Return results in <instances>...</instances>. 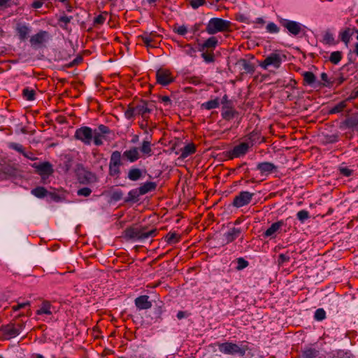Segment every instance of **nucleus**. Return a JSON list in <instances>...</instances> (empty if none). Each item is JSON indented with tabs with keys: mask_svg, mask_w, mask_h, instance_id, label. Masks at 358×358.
Segmentation results:
<instances>
[{
	"mask_svg": "<svg viewBox=\"0 0 358 358\" xmlns=\"http://www.w3.org/2000/svg\"><path fill=\"white\" fill-rule=\"evenodd\" d=\"M217 346L220 352L225 355H238L243 357L249 350L247 342L243 341L238 345L231 342L217 343Z\"/></svg>",
	"mask_w": 358,
	"mask_h": 358,
	"instance_id": "1",
	"label": "nucleus"
},
{
	"mask_svg": "<svg viewBox=\"0 0 358 358\" xmlns=\"http://www.w3.org/2000/svg\"><path fill=\"white\" fill-rule=\"evenodd\" d=\"M232 23L230 21L219 17L211 18L206 27L208 34L213 35L218 32H226L231 31Z\"/></svg>",
	"mask_w": 358,
	"mask_h": 358,
	"instance_id": "2",
	"label": "nucleus"
},
{
	"mask_svg": "<svg viewBox=\"0 0 358 358\" xmlns=\"http://www.w3.org/2000/svg\"><path fill=\"white\" fill-rule=\"evenodd\" d=\"M24 327L23 324L10 323L1 327L0 334L3 339L9 340L18 336Z\"/></svg>",
	"mask_w": 358,
	"mask_h": 358,
	"instance_id": "3",
	"label": "nucleus"
},
{
	"mask_svg": "<svg viewBox=\"0 0 358 358\" xmlns=\"http://www.w3.org/2000/svg\"><path fill=\"white\" fill-rule=\"evenodd\" d=\"M282 57L285 58V56L278 51H274L262 61L259 66L264 69H267L270 66L279 69L282 64Z\"/></svg>",
	"mask_w": 358,
	"mask_h": 358,
	"instance_id": "4",
	"label": "nucleus"
},
{
	"mask_svg": "<svg viewBox=\"0 0 358 358\" xmlns=\"http://www.w3.org/2000/svg\"><path fill=\"white\" fill-rule=\"evenodd\" d=\"M93 142L96 146L103 144V140H108V136L112 134L110 129L105 124H99L97 129L93 130Z\"/></svg>",
	"mask_w": 358,
	"mask_h": 358,
	"instance_id": "5",
	"label": "nucleus"
},
{
	"mask_svg": "<svg viewBox=\"0 0 358 358\" xmlns=\"http://www.w3.org/2000/svg\"><path fill=\"white\" fill-rule=\"evenodd\" d=\"M155 105L152 102L141 100L136 106V115H141L143 121H149L150 114L153 111Z\"/></svg>",
	"mask_w": 358,
	"mask_h": 358,
	"instance_id": "6",
	"label": "nucleus"
},
{
	"mask_svg": "<svg viewBox=\"0 0 358 358\" xmlns=\"http://www.w3.org/2000/svg\"><path fill=\"white\" fill-rule=\"evenodd\" d=\"M93 134L92 128L87 126H83L76 130L74 138L85 145H90L93 141Z\"/></svg>",
	"mask_w": 358,
	"mask_h": 358,
	"instance_id": "7",
	"label": "nucleus"
},
{
	"mask_svg": "<svg viewBox=\"0 0 358 358\" xmlns=\"http://www.w3.org/2000/svg\"><path fill=\"white\" fill-rule=\"evenodd\" d=\"M255 194L248 191H242L237 194L233 200V206L236 208H241L249 204Z\"/></svg>",
	"mask_w": 358,
	"mask_h": 358,
	"instance_id": "8",
	"label": "nucleus"
},
{
	"mask_svg": "<svg viewBox=\"0 0 358 358\" xmlns=\"http://www.w3.org/2000/svg\"><path fill=\"white\" fill-rule=\"evenodd\" d=\"M250 148H251V144L242 142L228 152V157L230 159L243 157L248 152Z\"/></svg>",
	"mask_w": 358,
	"mask_h": 358,
	"instance_id": "9",
	"label": "nucleus"
},
{
	"mask_svg": "<svg viewBox=\"0 0 358 358\" xmlns=\"http://www.w3.org/2000/svg\"><path fill=\"white\" fill-rule=\"evenodd\" d=\"M156 79L157 83L164 86L171 84L174 80L171 72L166 69H159L157 70L156 72Z\"/></svg>",
	"mask_w": 358,
	"mask_h": 358,
	"instance_id": "10",
	"label": "nucleus"
},
{
	"mask_svg": "<svg viewBox=\"0 0 358 358\" xmlns=\"http://www.w3.org/2000/svg\"><path fill=\"white\" fill-rule=\"evenodd\" d=\"M280 23L282 27L287 29L292 35L297 36L302 31V25L299 22L287 19H281Z\"/></svg>",
	"mask_w": 358,
	"mask_h": 358,
	"instance_id": "11",
	"label": "nucleus"
},
{
	"mask_svg": "<svg viewBox=\"0 0 358 358\" xmlns=\"http://www.w3.org/2000/svg\"><path fill=\"white\" fill-rule=\"evenodd\" d=\"M48 37V32L46 31H40L36 34L33 35L29 40L31 45L34 48H37L38 47H41L43 45V43H45L47 41V38Z\"/></svg>",
	"mask_w": 358,
	"mask_h": 358,
	"instance_id": "12",
	"label": "nucleus"
},
{
	"mask_svg": "<svg viewBox=\"0 0 358 358\" xmlns=\"http://www.w3.org/2000/svg\"><path fill=\"white\" fill-rule=\"evenodd\" d=\"M158 37V35L156 33L145 32L143 34L138 36V38L142 41V42L145 44L148 49L150 48H155L157 47V43L156 41V38Z\"/></svg>",
	"mask_w": 358,
	"mask_h": 358,
	"instance_id": "13",
	"label": "nucleus"
},
{
	"mask_svg": "<svg viewBox=\"0 0 358 358\" xmlns=\"http://www.w3.org/2000/svg\"><path fill=\"white\" fill-rule=\"evenodd\" d=\"M33 166L36 169V172L42 177H48L52 175L54 171L52 164L48 162L39 164H34Z\"/></svg>",
	"mask_w": 358,
	"mask_h": 358,
	"instance_id": "14",
	"label": "nucleus"
},
{
	"mask_svg": "<svg viewBox=\"0 0 358 358\" xmlns=\"http://www.w3.org/2000/svg\"><path fill=\"white\" fill-rule=\"evenodd\" d=\"M257 169L260 171L262 175L268 176L273 172H275L278 169V167L271 162H264L259 163L257 165Z\"/></svg>",
	"mask_w": 358,
	"mask_h": 358,
	"instance_id": "15",
	"label": "nucleus"
},
{
	"mask_svg": "<svg viewBox=\"0 0 358 358\" xmlns=\"http://www.w3.org/2000/svg\"><path fill=\"white\" fill-rule=\"evenodd\" d=\"M157 234V229H152L148 231L145 227L136 229V240H145L149 237H155Z\"/></svg>",
	"mask_w": 358,
	"mask_h": 358,
	"instance_id": "16",
	"label": "nucleus"
},
{
	"mask_svg": "<svg viewBox=\"0 0 358 358\" xmlns=\"http://www.w3.org/2000/svg\"><path fill=\"white\" fill-rule=\"evenodd\" d=\"M122 157L129 162H135L140 159L141 155L137 147H131L130 149L125 150Z\"/></svg>",
	"mask_w": 358,
	"mask_h": 358,
	"instance_id": "17",
	"label": "nucleus"
},
{
	"mask_svg": "<svg viewBox=\"0 0 358 358\" xmlns=\"http://www.w3.org/2000/svg\"><path fill=\"white\" fill-rule=\"evenodd\" d=\"M136 308L139 310H147L152 307V302L149 301L148 295H141L134 301Z\"/></svg>",
	"mask_w": 358,
	"mask_h": 358,
	"instance_id": "18",
	"label": "nucleus"
},
{
	"mask_svg": "<svg viewBox=\"0 0 358 358\" xmlns=\"http://www.w3.org/2000/svg\"><path fill=\"white\" fill-rule=\"evenodd\" d=\"M15 31L20 41H25L30 33V28L25 24L17 23L15 27Z\"/></svg>",
	"mask_w": 358,
	"mask_h": 358,
	"instance_id": "19",
	"label": "nucleus"
},
{
	"mask_svg": "<svg viewBox=\"0 0 358 358\" xmlns=\"http://www.w3.org/2000/svg\"><path fill=\"white\" fill-rule=\"evenodd\" d=\"M285 224L283 220L273 223L263 234L264 238L274 237V234Z\"/></svg>",
	"mask_w": 358,
	"mask_h": 358,
	"instance_id": "20",
	"label": "nucleus"
},
{
	"mask_svg": "<svg viewBox=\"0 0 358 358\" xmlns=\"http://www.w3.org/2000/svg\"><path fill=\"white\" fill-rule=\"evenodd\" d=\"M218 44V40L215 36H211L204 41L202 44L200 50L201 51H213Z\"/></svg>",
	"mask_w": 358,
	"mask_h": 358,
	"instance_id": "21",
	"label": "nucleus"
},
{
	"mask_svg": "<svg viewBox=\"0 0 358 358\" xmlns=\"http://www.w3.org/2000/svg\"><path fill=\"white\" fill-rule=\"evenodd\" d=\"M241 234L240 228L233 227L229 229L227 232L224 234L226 243H229L236 240Z\"/></svg>",
	"mask_w": 358,
	"mask_h": 358,
	"instance_id": "22",
	"label": "nucleus"
},
{
	"mask_svg": "<svg viewBox=\"0 0 358 358\" xmlns=\"http://www.w3.org/2000/svg\"><path fill=\"white\" fill-rule=\"evenodd\" d=\"M320 352L315 348L306 347L301 350L300 358H317Z\"/></svg>",
	"mask_w": 358,
	"mask_h": 358,
	"instance_id": "23",
	"label": "nucleus"
},
{
	"mask_svg": "<svg viewBox=\"0 0 358 358\" xmlns=\"http://www.w3.org/2000/svg\"><path fill=\"white\" fill-rule=\"evenodd\" d=\"M344 124L346 127L358 131V113L352 114L348 117L345 120Z\"/></svg>",
	"mask_w": 358,
	"mask_h": 358,
	"instance_id": "24",
	"label": "nucleus"
},
{
	"mask_svg": "<svg viewBox=\"0 0 358 358\" xmlns=\"http://www.w3.org/2000/svg\"><path fill=\"white\" fill-rule=\"evenodd\" d=\"M237 64L241 66V69L245 73H253L255 71V65L245 59H239Z\"/></svg>",
	"mask_w": 358,
	"mask_h": 358,
	"instance_id": "25",
	"label": "nucleus"
},
{
	"mask_svg": "<svg viewBox=\"0 0 358 358\" xmlns=\"http://www.w3.org/2000/svg\"><path fill=\"white\" fill-rule=\"evenodd\" d=\"M236 111L231 105H224L222 106V116L223 119L230 120L234 117Z\"/></svg>",
	"mask_w": 358,
	"mask_h": 358,
	"instance_id": "26",
	"label": "nucleus"
},
{
	"mask_svg": "<svg viewBox=\"0 0 358 358\" xmlns=\"http://www.w3.org/2000/svg\"><path fill=\"white\" fill-rule=\"evenodd\" d=\"M156 188H157L156 182H151V181L146 182L141 185V186L138 187V189L140 191V192H138V193L141 194V195H144L150 192L155 190Z\"/></svg>",
	"mask_w": 358,
	"mask_h": 358,
	"instance_id": "27",
	"label": "nucleus"
},
{
	"mask_svg": "<svg viewBox=\"0 0 358 358\" xmlns=\"http://www.w3.org/2000/svg\"><path fill=\"white\" fill-rule=\"evenodd\" d=\"M143 176L142 171L136 167L131 168L127 173V178L131 181H137L141 179Z\"/></svg>",
	"mask_w": 358,
	"mask_h": 358,
	"instance_id": "28",
	"label": "nucleus"
},
{
	"mask_svg": "<svg viewBox=\"0 0 358 358\" xmlns=\"http://www.w3.org/2000/svg\"><path fill=\"white\" fill-rule=\"evenodd\" d=\"M180 157L185 159L189 157V155L194 154L196 151V149L194 143H188L187 145L184 146L180 150Z\"/></svg>",
	"mask_w": 358,
	"mask_h": 358,
	"instance_id": "29",
	"label": "nucleus"
},
{
	"mask_svg": "<svg viewBox=\"0 0 358 358\" xmlns=\"http://www.w3.org/2000/svg\"><path fill=\"white\" fill-rule=\"evenodd\" d=\"M52 306L50 304V302L43 301V303L41 304V308L38 310H37L36 314L38 315L43 314L50 315L52 313Z\"/></svg>",
	"mask_w": 358,
	"mask_h": 358,
	"instance_id": "30",
	"label": "nucleus"
},
{
	"mask_svg": "<svg viewBox=\"0 0 358 358\" xmlns=\"http://www.w3.org/2000/svg\"><path fill=\"white\" fill-rule=\"evenodd\" d=\"M109 164L120 166L122 165V155L120 151L115 150L111 153Z\"/></svg>",
	"mask_w": 358,
	"mask_h": 358,
	"instance_id": "31",
	"label": "nucleus"
},
{
	"mask_svg": "<svg viewBox=\"0 0 358 358\" xmlns=\"http://www.w3.org/2000/svg\"><path fill=\"white\" fill-rule=\"evenodd\" d=\"M347 107V100H343L332 106L329 110V114H336L342 112Z\"/></svg>",
	"mask_w": 358,
	"mask_h": 358,
	"instance_id": "32",
	"label": "nucleus"
},
{
	"mask_svg": "<svg viewBox=\"0 0 358 358\" xmlns=\"http://www.w3.org/2000/svg\"><path fill=\"white\" fill-rule=\"evenodd\" d=\"M164 240L169 244H175L180 241V236L176 232H169L165 236Z\"/></svg>",
	"mask_w": 358,
	"mask_h": 358,
	"instance_id": "33",
	"label": "nucleus"
},
{
	"mask_svg": "<svg viewBox=\"0 0 358 358\" xmlns=\"http://www.w3.org/2000/svg\"><path fill=\"white\" fill-rule=\"evenodd\" d=\"M261 136L260 134L257 131H252L246 136V143L248 144H251V147L253 146L254 143L257 142H261L260 141Z\"/></svg>",
	"mask_w": 358,
	"mask_h": 358,
	"instance_id": "34",
	"label": "nucleus"
},
{
	"mask_svg": "<svg viewBox=\"0 0 358 358\" xmlns=\"http://www.w3.org/2000/svg\"><path fill=\"white\" fill-rule=\"evenodd\" d=\"M31 193L38 199H43L48 196V192L44 187H37L31 189Z\"/></svg>",
	"mask_w": 358,
	"mask_h": 358,
	"instance_id": "35",
	"label": "nucleus"
},
{
	"mask_svg": "<svg viewBox=\"0 0 358 358\" xmlns=\"http://www.w3.org/2000/svg\"><path fill=\"white\" fill-rule=\"evenodd\" d=\"M303 83H304V85H313L315 80H316V77L314 75V73L311 71H305L303 73Z\"/></svg>",
	"mask_w": 358,
	"mask_h": 358,
	"instance_id": "36",
	"label": "nucleus"
},
{
	"mask_svg": "<svg viewBox=\"0 0 358 358\" xmlns=\"http://www.w3.org/2000/svg\"><path fill=\"white\" fill-rule=\"evenodd\" d=\"M141 152L147 156H151V143L149 141H143L141 147Z\"/></svg>",
	"mask_w": 358,
	"mask_h": 358,
	"instance_id": "37",
	"label": "nucleus"
},
{
	"mask_svg": "<svg viewBox=\"0 0 358 358\" xmlns=\"http://www.w3.org/2000/svg\"><path fill=\"white\" fill-rule=\"evenodd\" d=\"M219 99L217 98L202 103L201 107L206 110L215 109L219 107Z\"/></svg>",
	"mask_w": 358,
	"mask_h": 358,
	"instance_id": "38",
	"label": "nucleus"
},
{
	"mask_svg": "<svg viewBox=\"0 0 358 358\" xmlns=\"http://www.w3.org/2000/svg\"><path fill=\"white\" fill-rule=\"evenodd\" d=\"M108 13L107 12H102L94 19V26L101 25L106 21Z\"/></svg>",
	"mask_w": 358,
	"mask_h": 358,
	"instance_id": "39",
	"label": "nucleus"
},
{
	"mask_svg": "<svg viewBox=\"0 0 358 358\" xmlns=\"http://www.w3.org/2000/svg\"><path fill=\"white\" fill-rule=\"evenodd\" d=\"M35 91L28 87L22 90V96L27 101H33L35 99Z\"/></svg>",
	"mask_w": 358,
	"mask_h": 358,
	"instance_id": "40",
	"label": "nucleus"
},
{
	"mask_svg": "<svg viewBox=\"0 0 358 358\" xmlns=\"http://www.w3.org/2000/svg\"><path fill=\"white\" fill-rule=\"evenodd\" d=\"M185 81L187 83L198 85L203 83V77L198 76H187L185 78Z\"/></svg>",
	"mask_w": 358,
	"mask_h": 358,
	"instance_id": "41",
	"label": "nucleus"
},
{
	"mask_svg": "<svg viewBox=\"0 0 358 358\" xmlns=\"http://www.w3.org/2000/svg\"><path fill=\"white\" fill-rule=\"evenodd\" d=\"M342 59V52L340 51H334L331 53L329 61L334 64H338Z\"/></svg>",
	"mask_w": 358,
	"mask_h": 358,
	"instance_id": "42",
	"label": "nucleus"
},
{
	"mask_svg": "<svg viewBox=\"0 0 358 358\" xmlns=\"http://www.w3.org/2000/svg\"><path fill=\"white\" fill-rule=\"evenodd\" d=\"M72 18H73L72 16H66V15L61 16L58 19V24L62 29H66L67 25L69 24V22H71Z\"/></svg>",
	"mask_w": 358,
	"mask_h": 358,
	"instance_id": "43",
	"label": "nucleus"
},
{
	"mask_svg": "<svg viewBox=\"0 0 358 358\" xmlns=\"http://www.w3.org/2000/svg\"><path fill=\"white\" fill-rule=\"evenodd\" d=\"M138 192H140L138 188L129 191L128 193V198L126 199V201L137 200L138 196H141V194H139Z\"/></svg>",
	"mask_w": 358,
	"mask_h": 358,
	"instance_id": "44",
	"label": "nucleus"
},
{
	"mask_svg": "<svg viewBox=\"0 0 358 358\" xmlns=\"http://www.w3.org/2000/svg\"><path fill=\"white\" fill-rule=\"evenodd\" d=\"M109 175L113 177H118L120 174V166L109 164Z\"/></svg>",
	"mask_w": 358,
	"mask_h": 358,
	"instance_id": "45",
	"label": "nucleus"
},
{
	"mask_svg": "<svg viewBox=\"0 0 358 358\" xmlns=\"http://www.w3.org/2000/svg\"><path fill=\"white\" fill-rule=\"evenodd\" d=\"M296 217H297V219L301 223H303L306 220H308L310 217V214L308 210H301L297 213Z\"/></svg>",
	"mask_w": 358,
	"mask_h": 358,
	"instance_id": "46",
	"label": "nucleus"
},
{
	"mask_svg": "<svg viewBox=\"0 0 358 358\" xmlns=\"http://www.w3.org/2000/svg\"><path fill=\"white\" fill-rule=\"evenodd\" d=\"M266 31L270 34H277L280 31V28L274 22H268L266 27Z\"/></svg>",
	"mask_w": 358,
	"mask_h": 358,
	"instance_id": "47",
	"label": "nucleus"
},
{
	"mask_svg": "<svg viewBox=\"0 0 358 358\" xmlns=\"http://www.w3.org/2000/svg\"><path fill=\"white\" fill-rule=\"evenodd\" d=\"M136 115V106H131V105L128 106L127 109L124 112V116L127 119L131 120Z\"/></svg>",
	"mask_w": 358,
	"mask_h": 358,
	"instance_id": "48",
	"label": "nucleus"
},
{
	"mask_svg": "<svg viewBox=\"0 0 358 358\" xmlns=\"http://www.w3.org/2000/svg\"><path fill=\"white\" fill-rule=\"evenodd\" d=\"M326 317V312L323 308H318L315 310L314 318L317 321H322Z\"/></svg>",
	"mask_w": 358,
	"mask_h": 358,
	"instance_id": "49",
	"label": "nucleus"
},
{
	"mask_svg": "<svg viewBox=\"0 0 358 358\" xmlns=\"http://www.w3.org/2000/svg\"><path fill=\"white\" fill-rule=\"evenodd\" d=\"M136 229L134 227H128L124 230L125 237L130 239H135L136 236Z\"/></svg>",
	"mask_w": 358,
	"mask_h": 358,
	"instance_id": "50",
	"label": "nucleus"
},
{
	"mask_svg": "<svg viewBox=\"0 0 358 358\" xmlns=\"http://www.w3.org/2000/svg\"><path fill=\"white\" fill-rule=\"evenodd\" d=\"M173 31L178 35L184 36L187 33V27L185 25H175L173 27Z\"/></svg>",
	"mask_w": 358,
	"mask_h": 358,
	"instance_id": "51",
	"label": "nucleus"
},
{
	"mask_svg": "<svg viewBox=\"0 0 358 358\" xmlns=\"http://www.w3.org/2000/svg\"><path fill=\"white\" fill-rule=\"evenodd\" d=\"M8 148L14 150H16L21 154H23L24 152V147L21 144L17 143H9Z\"/></svg>",
	"mask_w": 358,
	"mask_h": 358,
	"instance_id": "52",
	"label": "nucleus"
},
{
	"mask_svg": "<svg viewBox=\"0 0 358 358\" xmlns=\"http://www.w3.org/2000/svg\"><path fill=\"white\" fill-rule=\"evenodd\" d=\"M333 358H353L352 354L344 350H338Z\"/></svg>",
	"mask_w": 358,
	"mask_h": 358,
	"instance_id": "53",
	"label": "nucleus"
},
{
	"mask_svg": "<svg viewBox=\"0 0 358 358\" xmlns=\"http://www.w3.org/2000/svg\"><path fill=\"white\" fill-rule=\"evenodd\" d=\"M249 263L248 261L244 259L242 257H239L237 259V266L236 269L240 271L245 268H246L248 266Z\"/></svg>",
	"mask_w": 358,
	"mask_h": 358,
	"instance_id": "54",
	"label": "nucleus"
},
{
	"mask_svg": "<svg viewBox=\"0 0 358 358\" xmlns=\"http://www.w3.org/2000/svg\"><path fill=\"white\" fill-rule=\"evenodd\" d=\"M122 196H123L122 191L118 189V190L113 191L111 193L110 199L113 201H118L122 199Z\"/></svg>",
	"mask_w": 358,
	"mask_h": 358,
	"instance_id": "55",
	"label": "nucleus"
},
{
	"mask_svg": "<svg viewBox=\"0 0 358 358\" xmlns=\"http://www.w3.org/2000/svg\"><path fill=\"white\" fill-rule=\"evenodd\" d=\"M236 19L238 22H243V23H245L247 24H250L252 23V21L250 20V17L246 16L244 14H238V15H237Z\"/></svg>",
	"mask_w": 358,
	"mask_h": 358,
	"instance_id": "56",
	"label": "nucleus"
},
{
	"mask_svg": "<svg viewBox=\"0 0 358 358\" xmlns=\"http://www.w3.org/2000/svg\"><path fill=\"white\" fill-rule=\"evenodd\" d=\"M189 3L192 8L196 9L206 3V0H189Z\"/></svg>",
	"mask_w": 358,
	"mask_h": 358,
	"instance_id": "57",
	"label": "nucleus"
},
{
	"mask_svg": "<svg viewBox=\"0 0 358 358\" xmlns=\"http://www.w3.org/2000/svg\"><path fill=\"white\" fill-rule=\"evenodd\" d=\"M185 52L187 55L194 57L196 52V50L192 46L191 44H186L185 46Z\"/></svg>",
	"mask_w": 358,
	"mask_h": 358,
	"instance_id": "58",
	"label": "nucleus"
},
{
	"mask_svg": "<svg viewBox=\"0 0 358 358\" xmlns=\"http://www.w3.org/2000/svg\"><path fill=\"white\" fill-rule=\"evenodd\" d=\"M289 260L290 257L289 255L286 254H280L278 259V265L282 266L285 263L289 262Z\"/></svg>",
	"mask_w": 358,
	"mask_h": 358,
	"instance_id": "59",
	"label": "nucleus"
},
{
	"mask_svg": "<svg viewBox=\"0 0 358 358\" xmlns=\"http://www.w3.org/2000/svg\"><path fill=\"white\" fill-rule=\"evenodd\" d=\"M92 193V189L89 187H83L78 190L77 194L78 196H89Z\"/></svg>",
	"mask_w": 358,
	"mask_h": 358,
	"instance_id": "60",
	"label": "nucleus"
},
{
	"mask_svg": "<svg viewBox=\"0 0 358 358\" xmlns=\"http://www.w3.org/2000/svg\"><path fill=\"white\" fill-rule=\"evenodd\" d=\"M31 305L29 301H27L24 303H18L17 305H14L12 306V310L13 311H17L21 308H24L25 307H29Z\"/></svg>",
	"mask_w": 358,
	"mask_h": 358,
	"instance_id": "61",
	"label": "nucleus"
},
{
	"mask_svg": "<svg viewBox=\"0 0 358 358\" xmlns=\"http://www.w3.org/2000/svg\"><path fill=\"white\" fill-rule=\"evenodd\" d=\"M339 171L341 175L345 177H349L352 174L353 171L347 167L339 168Z\"/></svg>",
	"mask_w": 358,
	"mask_h": 358,
	"instance_id": "62",
	"label": "nucleus"
},
{
	"mask_svg": "<svg viewBox=\"0 0 358 358\" xmlns=\"http://www.w3.org/2000/svg\"><path fill=\"white\" fill-rule=\"evenodd\" d=\"M202 57L207 62H213L214 61V55L213 53H208L203 52L202 54Z\"/></svg>",
	"mask_w": 358,
	"mask_h": 358,
	"instance_id": "63",
	"label": "nucleus"
},
{
	"mask_svg": "<svg viewBox=\"0 0 358 358\" xmlns=\"http://www.w3.org/2000/svg\"><path fill=\"white\" fill-rule=\"evenodd\" d=\"M357 97H358V90L355 87L350 93L349 97L348 99H346L345 100H347V102H348V101L355 99Z\"/></svg>",
	"mask_w": 358,
	"mask_h": 358,
	"instance_id": "64",
	"label": "nucleus"
}]
</instances>
